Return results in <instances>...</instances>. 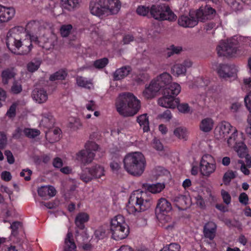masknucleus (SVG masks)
Wrapping results in <instances>:
<instances>
[{"instance_id":"44","label":"nucleus","mask_w":251,"mask_h":251,"mask_svg":"<svg viewBox=\"0 0 251 251\" xmlns=\"http://www.w3.org/2000/svg\"><path fill=\"white\" fill-rule=\"evenodd\" d=\"M171 72L177 76L180 75H185L186 71L185 68L181 63L175 64L171 69Z\"/></svg>"},{"instance_id":"34","label":"nucleus","mask_w":251,"mask_h":251,"mask_svg":"<svg viewBox=\"0 0 251 251\" xmlns=\"http://www.w3.org/2000/svg\"><path fill=\"white\" fill-rule=\"evenodd\" d=\"M42 119L40 124L47 128H50L53 126L54 119L50 113H45L42 114Z\"/></svg>"},{"instance_id":"36","label":"nucleus","mask_w":251,"mask_h":251,"mask_svg":"<svg viewBox=\"0 0 251 251\" xmlns=\"http://www.w3.org/2000/svg\"><path fill=\"white\" fill-rule=\"evenodd\" d=\"M68 126L73 131L80 129L82 124L80 120L76 117H71L69 119Z\"/></svg>"},{"instance_id":"10","label":"nucleus","mask_w":251,"mask_h":251,"mask_svg":"<svg viewBox=\"0 0 251 251\" xmlns=\"http://www.w3.org/2000/svg\"><path fill=\"white\" fill-rule=\"evenodd\" d=\"M217 72L219 76L224 79L235 77L237 69L234 65L219 64Z\"/></svg>"},{"instance_id":"53","label":"nucleus","mask_w":251,"mask_h":251,"mask_svg":"<svg viewBox=\"0 0 251 251\" xmlns=\"http://www.w3.org/2000/svg\"><path fill=\"white\" fill-rule=\"evenodd\" d=\"M108 63V59L107 58H103L94 61V66L97 69H102L105 67Z\"/></svg>"},{"instance_id":"9","label":"nucleus","mask_w":251,"mask_h":251,"mask_svg":"<svg viewBox=\"0 0 251 251\" xmlns=\"http://www.w3.org/2000/svg\"><path fill=\"white\" fill-rule=\"evenodd\" d=\"M233 127L229 123L222 121L219 123L215 129V137L219 140L226 141Z\"/></svg>"},{"instance_id":"11","label":"nucleus","mask_w":251,"mask_h":251,"mask_svg":"<svg viewBox=\"0 0 251 251\" xmlns=\"http://www.w3.org/2000/svg\"><path fill=\"white\" fill-rule=\"evenodd\" d=\"M178 102V98H174L168 92H163V96L158 100V104L160 106L172 109L175 108Z\"/></svg>"},{"instance_id":"27","label":"nucleus","mask_w":251,"mask_h":251,"mask_svg":"<svg viewBox=\"0 0 251 251\" xmlns=\"http://www.w3.org/2000/svg\"><path fill=\"white\" fill-rule=\"evenodd\" d=\"M76 82L77 86L88 89L94 88L93 80L92 79H87L82 76H77L76 77Z\"/></svg>"},{"instance_id":"57","label":"nucleus","mask_w":251,"mask_h":251,"mask_svg":"<svg viewBox=\"0 0 251 251\" xmlns=\"http://www.w3.org/2000/svg\"><path fill=\"white\" fill-rule=\"evenodd\" d=\"M221 195L224 202L227 205L231 202V198L230 194L224 190H221Z\"/></svg>"},{"instance_id":"31","label":"nucleus","mask_w":251,"mask_h":251,"mask_svg":"<svg viewBox=\"0 0 251 251\" xmlns=\"http://www.w3.org/2000/svg\"><path fill=\"white\" fill-rule=\"evenodd\" d=\"M73 234L68 231L66 237L65 239V246L64 251H75L76 246L73 241Z\"/></svg>"},{"instance_id":"15","label":"nucleus","mask_w":251,"mask_h":251,"mask_svg":"<svg viewBox=\"0 0 251 251\" xmlns=\"http://www.w3.org/2000/svg\"><path fill=\"white\" fill-rule=\"evenodd\" d=\"M95 155L93 152L84 149L76 153L75 159L84 164H89L93 161Z\"/></svg>"},{"instance_id":"45","label":"nucleus","mask_w":251,"mask_h":251,"mask_svg":"<svg viewBox=\"0 0 251 251\" xmlns=\"http://www.w3.org/2000/svg\"><path fill=\"white\" fill-rule=\"evenodd\" d=\"M73 26L71 24L62 25L59 29V32L62 37H67L72 33Z\"/></svg>"},{"instance_id":"24","label":"nucleus","mask_w":251,"mask_h":251,"mask_svg":"<svg viewBox=\"0 0 251 251\" xmlns=\"http://www.w3.org/2000/svg\"><path fill=\"white\" fill-rule=\"evenodd\" d=\"M167 214L157 213V218L160 223L163 224L165 228L168 230H172L174 227L175 223Z\"/></svg>"},{"instance_id":"37","label":"nucleus","mask_w":251,"mask_h":251,"mask_svg":"<svg viewBox=\"0 0 251 251\" xmlns=\"http://www.w3.org/2000/svg\"><path fill=\"white\" fill-rule=\"evenodd\" d=\"M15 74L16 73L13 68H8L3 70L1 73L2 82L4 84H8L9 80L13 78Z\"/></svg>"},{"instance_id":"16","label":"nucleus","mask_w":251,"mask_h":251,"mask_svg":"<svg viewBox=\"0 0 251 251\" xmlns=\"http://www.w3.org/2000/svg\"><path fill=\"white\" fill-rule=\"evenodd\" d=\"M13 8L5 7L0 5V24L8 22L15 15Z\"/></svg>"},{"instance_id":"6","label":"nucleus","mask_w":251,"mask_h":251,"mask_svg":"<svg viewBox=\"0 0 251 251\" xmlns=\"http://www.w3.org/2000/svg\"><path fill=\"white\" fill-rule=\"evenodd\" d=\"M150 14L156 20H168L170 22L176 20V16L171 11L168 5L165 4L153 5L150 8Z\"/></svg>"},{"instance_id":"1","label":"nucleus","mask_w":251,"mask_h":251,"mask_svg":"<svg viewBox=\"0 0 251 251\" xmlns=\"http://www.w3.org/2000/svg\"><path fill=\"white\" fill-rule=\"evenodd\" d=\"M6 45L12 52L19 50V54L28 53L32 48L31 41L22 27L17 26L11 29L7 34Z\"/></svg>"},{"instance_id":"63","label":"nucleus","mask_w":251,"mask_h":251,"mask_svg":"<svg viewBox=\"0 0 251 251\" xmlns=\"http://www.w3.org/2000/svg\"><path fill=\"white\" fill-rule=\"evenodd\" d=\"M238 163L241 164L240 170L245 175H249L250 174V170L247 168L244 162L242 160H239Z\"/></svg>"},{"instance_id":"21","label":"nucleus","mask_w":251,"mask_h":251,"mask_svg":"<svg viewBox=\"0 0 251 251\" xmlns=\"http://www.w3.org/2000/svg\"><path fill=\"white\" fill-rule=\"evenodd\" d=\"M159 85L161 89L164 88L170 83L172 81V76L168 73H163L153 79Z\"/></svg>"},{"instance_id":"2","label":"nucleus","mask_w":251,"mask_h":251,"mask_svg":"<svg viewBox=\"0 0 251 251\" xmlns=\"http://www.w3.org/2000/svg\"><path fill=\"white\" fill-rule=\"evenodd\" d=\"M121 7V3L119 0H91L89 9L92 15L103 19L117 14Z\"/></svg>"},{"instance_id":"22","label":"nucleus","mask_w":251,"mask_h":251,"mask_svg":"<svg viewBox=\"0 0 251 251\" xmlns=\"http://www.w3.org/2000/svg\"><path fill=\"white\" fill-rule=\"evenodd\" d=\"M81 0H60L62 8L68 11H73L79 7Z\"/></svg>"},{"instance_id":"51","label":"nucleus","mask_w":251,"mask_h":251,"mask_svg":"<svg viewBox=\"0 0 251 251\" xmlns=\"http://www.w3.org/2000/svg\"><path fill=\"white\" fill-rule=\"evenodd\" d=\"M236 176L235 173L231 171L228 170L226 172L223 176V182L225 184L227 185L229 183L231 180Z\"/></svg>"},{"instance_id":"55","label":"nucleus","mask_w":251,"mask_h":251,"mask_svg":"<svg viewBox=\"0 0 251 251\" xmlns=\"http://www.w3.org/2000/svg\"><path fill=\"white\" fill-rule=\"evenodd\" d=\"M160 251H180V246L176 243H171L164 247Z\"/></svg>"},{"instance_id":"23","label":"nucleus","mask_w":251,"mask_h":251,"mask_svg":"<svg viewBox=\"0 0 251 251\" xmlns=\"http://www.w3.org/2000/svg\"><path fill=\"white\" fill-rule=\"evenodd\" d=\"M40 46L46 50L52 49L57 43L56 37L54 35H51L49 38L42 37L40 39Z\"/></svg>"},{"instance_id":"4","label":"nucleus","mask_w":251,"mask_h":251,"mask_svg":"<svg viewBox=\"0 0 251 251\" xmlns=\"http://www.w3.org/2000/svg\"><path fill=\"white\" fill-rule=\"evenodd\" d=\"M125 170L130 175L139 176L144 173L146 161L144 155L140 152L127 154L123 160Z\"/></svg>"},{"instance_id":"42","label":"nucleus","mask_w":251,"mask_h":251,"mask_svg":"<svg viewBox=\"0 0 251 251\" xmlns=\"http://www.w3.org/2000/svg\"><path fill=\"white\" fill-rule=\"evenodd\" d=\"M237 130L235 127H234L231 135L229 136L228 135V137L226 140L229 147H233L234 148L235 146H236L237 144H238L239 142H238L237 140Z\"/></svg>"},{"instance_id":"39","label":"nucleus","mask_w":251,"mask_h":251,"mask_svg":"<svg viewBox=\"0 0 251 251\" xmlns=\"http://www.w3.org/2000/svg\"><path fill=\"white\" fill-rule=\"evenodd\" d=\"M181 91V87L177 83H172L168 88H166L164 92H168L169 94L172 95L174 98L177 96Z\"/></svg>"},{"instance_id":"38","label":"nucleus","mask_w":251,"mask_h":251,"mask_svg":"<svg viewBox=\"0 0 251 251\" xmlns=\"http://www.w3.org/2000/svg\"><path fill=\"white\" fill-rule=\"evenodd\" d=\"M144 186L149 192L153 194L160 193L165 188V185L160 183L154 184H146Z\"/></svg>"},{"instance_id":"3","label":"nucleus","mask_w":251,"mask_h":251,"mask_svg":"<svg viewBox=\"0 0 251 251\" xmlns=\"http://www.w3.org/2000/svg\"><path fill=\"white\" fill-rule=\"evenodd\" d=\"M115 106L118 112L124 117L135 115L141 108L140 101L133 94H120L116 100Z\"/></svg>"},{"instance_id":"59","label":"nucleus","mask_w":251,"mask_h":251,"mask_svg":"<svg viewBox=\"0 0 251 251\" xmlns=\"http://www.w3.org/2000/svg\"><path fill=\"white\" fill-rule=\"evenodd\" d=\"M17 105L15 103L12 104L6 112V116L10 118H14L16 115V109Z\"/></svg>"},{"instance_id":"12","label":"nucleus","mask_w":251,"mask_h":251,"mask_svg":"<svg viewBox=\"0 0 251 251\" xmlns=\"http://www.w3.org/2000/svg\"><path fill=\"white\" fill-rule=\"evenodd\" d=\"M161 89L155 80L152 79L149 84H146L142 95L146 99H152L157 96Z\"/></svg>"},{"instance_id":"49","label":"nucleus","mask_w":251,"mask_h":251,"mask_svg":"<svg viewBox=\"0 0 251 251\" xmlns=\"http://www.w3.org/2000/svg\"><path fill=\"white\" fill-rule=\"evenodd\" d=\"M41 63V61L39 59L33 60L27 64V70L30 72H34L37 71L39 68Z\"/></svg>"},{"instance_id":"40","label":"nucleus","mask_w":251,"mask_h":251,"mask_svg":"<svg viewBox=\"0 0 251 251\" xmlns=\"http://www.w3.org/2000/svg\"><path fill=\"white\" fill-rule=\"evenodd\" d=\"M234 150L240 158H243L248 155L247 148L246 145L242 142H239L236 146H235Z\"/></svg>"},{"instance_id":"33","label":"nucleus","mask_w":251,"mask_h":251,"mask_svg":"<svg viewBox=\"0 0 251 251\" xmlns=\"http://www.w3.org/2000/svg\"><path fill=\"white\" fill-rule=\"evenodd\" d=\"M128 226L124 216L118 215L114 217L110 222V228L121 227V226Z\"/></svg>"},{"instance_id":"30","label":"nucleus","mask_w":251,"mask_h":251,"mask_svg":"<svg viewBox=\"0 0 251 251\" xmlns=\"http://www.w3.org/2000/svg\"><path fill=\"white\" fill-rule=\"evenodd\" d=\"M91 171V176H93L94 179L100 178L105 175V169L103 166L100 164H96L90 167Z\"/></svg>"},{"instance_id":"60","label":"nucleus","mask_w":251,"mask_h":251,"mask_svg":"<svg viewBox=\"0 0 251 251\" xmlns=\"http://www.w3.org/2000/svg\"><path fill=\"white\" fill-rule=\"evenodd\" d=\"M22 90V87L21 85L17 82H14L11 87V91L14 94L20 93Z\"/></svg>"},{"instance_id":"13","label":"nucleus","mask_w":251,"mask_h":251,"mask_svg":"<svg viewBox=\"0 0 251 251\" xmlns=\"http://www.w3.org/2000/svg\"><path fill=\"white\" fill-rule=\"evenodd\" d=\"M216 13L215 9L209 6L206 5L204 7H200L196 12L197 21L204 22L212 19Z\"/></svg>"},{"instance_id":"32","label":"nucleus","mask_w":251,"mask_h":251,"mask_svg":"<svg viewBox=\"0 0 251 251\" xmlns=\"http://www.w3.org/2000/svg\"><path fill=\"white\" fill-rule=\"evenodd\" d=\"M89 219V216L86 213H79L75 217V224L78 228L83 229L84 227V224L87 222Z\"/></svg>"},{"instance_id":"61","label":"nucleus","mask_w":251,"mask_h":251,"mask_svg":"<svg viewBox=\"0 0 251 251\" xmlns=\"http://www.w3.org/2000/svg\"><path fill=\"white\" fill-rule=\"evenodd\" d=\"M21 226V223L19 222H14L10 226L12 229L11 234L15 236L17 234V230L18 228Z\"/></svg>"},{"instance_id":"35","label":"nucleus","mask_w":251,"mask_h":251,"mask_svg":"<svg viewBox=\"0 0 251 251\" xmlns=\"http://www.w3.org/2000/svg\"><path fill=\"white\" fill-rule=\"evenodd\" d=\"M176 205L179 209H184L189 205V199L183 195H179L175 199Z\"/></svg>"},{"instance_id":"58","label":"nucleus","mask_w":251,"mask_h":251,"mask_svg":"<svg viewBox=\"0 0 251 251\" xmlns=\"http://www.w3.org/2000/svg\"><path fill=\"white\" fill-rule=\"evenodd\" d=\"M137 13L141 16H146L150 12V9L148 7L145 6H139L137 8Z\"/></svg>"},{"instance_id":"25","label":"nucleus","mask_w":251,"mask_h":251,"mask_svg":"<svg viewBox=\"0 0 251 251\" xmlns=\"http://www.w3.org/2000/svg\"><path fill=\"white\" fill-rule=\"evenodd\" d=\"M56 193L54 187L50 185L43 186L38 189V195L42 197H52L55 195Z\"/></svg>"},{"instance_id":"14","label":"nucleus","mask_w":251,"mask_h":251,"mask_svg":"<svg viewBox=\"0 0 251 251\" xmlns=\"http://www.w3.org/2000/svg\"><path fill=\"white\" fill-rule=\"evenodd\" d=\"M110 229L112 238L116 240H120L126 238L129 233L128 226L110 228Z\"/></svg>"},{"instance_id":"29","label":"nucleus","mask_w":251,"mask_h":251,"mask_svg":"<svg viewBox=\"0 0 251 251\" xmlns=\"http://www.w3.org/2000/svg\"><path fill=\"white\" fill-rule=\"evenodd\" d=\"M131 71L130 67L124 66L117 69L113 74L114 79L116 80L123 79Z\"/></svg>"},{"instance_id":"20","label":"nucleus","mask_w":251,"mask_h":251,"mask_svg":"<svg viewBox=\"0 0 251 251\" xmlns=\"http://www.w3.org/2000/svg\"><path fill=\"white\" fill-rule=\"evenodd\" d=\"M172 210L171 203L165 198H161L158 200L156 211L157 213H168Z\"/></svg>"},{"instance_id":"50","label":"nucleus","mask_w":251,"mask_h":251,"mask_svg":"<svg viewBox=\"0 0 251 251\" xmlns=\"http://www.w3.org/2000/svg\"><path fill=\"white\" fill-rule=\"evenodd\" d=\"M40 133V131L35 129L25 128L24 131V135L29 138H34L38 136Z\"/></svg>"},{"instance_id":"18","label":"nucleus","mask_w":251,"mask_h":251,"mask_svg":"<svg viewBox=\"0 0 251 251\" xmlns=\"http://www.w3.org/2000/svg\"><path fill=\"white\" fill-rule=\"evenodd\" d=\"M178 25L184 27H193L198 24L197 20L196 18L190 15L187 16H181L178 19Z\"/></svg>"},{"instance_id":"19","label":"nucleus","mask_w":251,"mask_h":251,"mask_svg":"<svg viewBox=\"0 0 251 251\" xmlns=\"http://www.w3.org/2000/svg\"><path fill=\"white\" fill-rule=\"evenodd\" d=\"M33 99L39 103L45 102L48 98L46 91L43 88H35L32 92Z\"/></svg>"},{"instance_id":"54","label":"nucleus","mask_w":251,"mask_h":251,"mask_svg":"<svg viewBox=\"0 0 251 251\" xmlns=\"http://www.w3.org/2000/svg\"><path fill=\"white\" fill-rule=\"evenodd\" d=\"M25 129L23 126L17 127L12 134L13 138L16 139L21 138L24 135Z\"/></svg>"},{"instance_id":"47","label":"nucleus","mask_w":251,"mask_h":251,"mask_svg":"<svg viewBox=\"0 0 251 251\" xmlns=\"http://www.w3.org/2000/svg\"><path fill=\"white\" fill-rule=\"evenodd\" d=\"M176 107L178 111L182 114H189L192 112V109L189 106L188 103L185 102L179 103L177 102Z\"/></svg>"},{"instance_id":"5","label":"nucleus","mask_w":251,"mask_h":251,"mask_svg":"<svg viewBox=\"0 0 251 251\" xmlns=\"http://www.w3.org/2000/svg\"><path fill=\"white\" fill-rule=\"evenodd\" d=\"M151 205V200L146 192L139 190L134 191L130 196L126 210L130 214L144 211Z\"/></svg>"},{"instance_id":"52","label":"nucleus","mask_w":251,"mask_h":251,"mask_svg":"<svg viewBox=\"0 0 251 251\" xmlns=\"http://www.w3.org/2000/svg\"><path fill=\"white\" fill-rule=\"evenodd\" d=\"M60 132V130L59 129H55L52 132H50L49 133H47L46 136L47 138H48L49 136H53V138L50 139V142H54L57 141L59 139Z\"/></svg>"},{"instance_id":"48","label":"nucleus","mask_w":251,"mask_h":251,"mask_svg":"<svg viewBox=\"0 0 251 251\" xmlns=\"http://www.w3.org/2000/svg\"><path fill=\"white\" fill-rule=\"evenodd\" d=\"M67 75V72L64 70H59L50 77V81L62 80L65 79Z\"/></svg>"},{"instance_id":"17","label":"nucleus","mask_w":251,"mask_h":251,"mask_svg":"<svg viewBox=\"0 0 251 251\" xmlns=\"http://www.w3.org/2000/svg\"><path fill=\"white\" fill-rule=\"evenodd\" d=\"M217 225L213 222L206 223L203 229V234L205 238L213 240L216 236Z\"/></svg>"},{"instance_id":"8","label":"nucleus","mask_w":251,"mask_h":251,"mask_svg":"<svg viewBox=\"0 0 251 251\" xmlns=\"http://www.w3.org/2000/svg\"><path fill=\"white\" fill-rule=\"evenodd\" d=\"M216 169V164L214 157L210 154L202 156L200 162V172L204 177H209Z\"/></svg>"},{"instance_id":"46","label":"nucleus","mask_w":251,"mask_h":251,"mask_svg":"<svg viewBox=\"0 0 251 251\" xmlns=\"http://www.w3.org/2000/svg\"><path fill=\"white\" fill-rule=\"evenodd\" d=\"M91 171L90 167L86 168L79 175L80 178L85 182H88L93 179V176H91Z\"/></svg>"},{"instance_id":"26","label":"nucleus","mask_w":251,"mask_h":251,"mask_svg":"<svg viewBox=\"0 0 251 251\" xmlns=\"http://www.w3.org/2000/svg\"><path fill=\"white\" fill-rule=\"evenodd\" d=\"M214 121L211 118H205L202 119L200 124V129L204 132L210 131L214 126Z\"/></svg>"},{"instance_id":"43","label":"nucleus","mask_w":251,"mask_h":251,"mask_svg":"<svg viewBox=\"0 0 251 251\" xmlns=\"http://www.w3.org/2000/svg\"><path fill=\"white\" fill-rule=\"evenodd\" d=\"M174 134L176 137L180 140H186L188 135V131L186 128L178 127L175 129Z\"/></svg>"},{"instance_id":"7","label":"nucleus","mask_w":251,"mask_h":251,"mask_svg":"<svg viewBox=\"0 0 251 251\" xmlns=\"http://www.w3.org/2000/svg\"><path fill=\"white\" fill-rule=\"evenodd\" d=\"M238 42L235 38L221 41L217 47V54L220 56H234L238 50Z\"/></svg>"},{"instance_id":"28","label":"nucleus","mask_w":251,"mask_h":251,"mask_svg":"<svg viewBox=\"0 0 251 251\" xmlns=\"http://www.w3.org/2000/svg\"><path fill=\"white\" fill-rule=\"evenodd\" d=\"M136 121L140 126L142 127L144 132H148L150 130V122L147 114L145 113L138 116Z\"/></svg>"},{"instance_id":"41","label":"nucleus","mask_w":251,"mask_h":251,"mask_svg":"<svg viewBox=\"0 0 251 251\" xmlns=\"http://www.w3.org/2000/svg\"><path fill=\"white\" fill-rule=\"evenodd\" d=\"M226 1L232 10L235 11L242 10L244 3L243 0H226Z\"/></svg>"},{"instance_id":"56","label":"nucleus","mask_w":251,"mask_h":251,"mask_svg":"<svg viewBox=\"0 0 251 251\" xmlns=\"http://www.w3.org/2000/svg\"><path fill=\"white\" fill-rule=\"evenodd\" d=\"M85 150L88 151L93 152V151H96L98 150L99 146L93 142H89L87 143L85 146Z\"/></svg>"},{"instance_id":"62","label":"nucleus","mask_w":251,"mask_h":251,"mask_svg":"<svg viewBox=\"0 0 251 251\" xmlns=\"http://www.w3.org/2000/svg\"><path fill=\"white\" fill-rule=\"evenodd\" d=\"M32 174V171L28 169H24L20 173V176L25 177V179L28 181L30 179V176Z\"/></svg>"},{"instance_id":"64","label":"nucleus","mask_w":251,"mask_h":251,"mask_svg":"<svg viewBox=\"0 0 251 251\" xmlns=\"http://www.w3.org/2000/svg\"><path fill=\"white\" fill-rule=\"evenodd\" d=\"M243 83V88L251 92V78L250 77L244 78Z\"/></svg>"}]
</instances>
